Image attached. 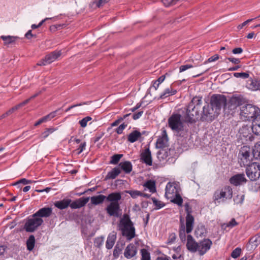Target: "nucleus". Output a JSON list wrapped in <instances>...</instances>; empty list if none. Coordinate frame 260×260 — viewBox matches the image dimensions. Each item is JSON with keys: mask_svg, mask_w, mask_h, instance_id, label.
<instances>
[{"mask_svg": "<svg viewBox=\"0 0 260 260\" xmlns=\"http://www.w3.org/2000/svg\"><path fill=\"white\" fill-rule=\"evenodd\" d=\"M212 245V241L208 238H205L197 242L191 235H188L187 236L186 248L191 253L198 252L200 255L202 256L211 248Z\"/></svg>", "mask_w": 260, "mask_h": 260, "instance_id": "1", "label": "nucleus"}, {"mask_svg": "<svg viewBox=\"0 0 260 260\" xmlns=\"http://www.w3.org/2000/svg\"><path fill=\"white\" fill-rule=\"evenodd\" d=\"M119 228L123 236L130 241L136 236L135 228L131 221L129 216L127 214H123L119 223Z\"/></svg>", "mask_w": 260, "mask_h": 260, "instance_id": "2", "label": "nucleus"}, {"mask_svg": "<svg viewBox=\"0 0 260 260\" xmlns=\"http://www.w3.org/2000/svg\"><path fill=\"white\" fill-rule=\"evenodd\" d=\"M245 103L244 99L242 96L234 95L229 100H226L224 107V114L232 115L235 113L237 108Z\"/></svg>", "mask_w": 260, "mask_h": 260, "instance_id": "3", "label": "nucleus"}, {"mask_svg": "<svg viewBox=\"0 0 260 260\" xmlns=\"http://www.w3.org/2000/svg\"><path fill=\"white\" fill-rule=\"evenodd\" d=\"M233 197V189L230 186L226 185L217 189L213 194V201L215 204L223 203Z\"/></svg>", "mask_w": 260, "mask_h": 260, "instance_id": "4", "label": "nucleus"}, {"mask_svg": "<svg viewBox=\"0 0 260 260\" xmlns=\"http://www.w3.org/2000/svg\"><path fill=\"white\" fill-rule=\"evenodd\" d=\"M253 158L249 147L244 146L240 148L238 156V162L241 167H245L251 164Z\"/></svg>", "mask_w": 260, "mask_h": 260, "instance_id": "5", "label": "nucleus"}, {"mask_svg": "<svg viewBox=\"0 0 260 260\" xmlns=\"http://www.w3.org/2000/svg\"><path fill=\"white\" fill-rule=\"evenodd\" d=\"M226 102V98L224 95L214 94L211 96L210 104L213 109H214V113H216V116L219 115L222 108L223 109L224 111Z\"/></svg>", "mask_w": 260, "mask_h": 260, "instance_id": "6", "label": "nucleus"}, {"mask_svg": "<svg viewBox=\"0 0 260 260\" xmlns=\"http://www.w3.org/2000/svg\"><path fill=\"white\" fill-rule=\"evenodd\" d=\"M260 113V109L251 104L243 106L241 109L240 115L245 118V120H253Z\"/></svg>", "mask_w": 260, "mask_h": 260, "instance_id": "7", "label": "nucleus"}, {"mask_svg": "<svg viewBox=\"0 0 260 260\" xmlns=\"http://www.w3.org/2000/svg\"><path fill=\"white\" fill-rule=\"evenodd\" d=\"M168 123L169 127L173 131L179 133L184 129L183 122L180 114L173 113L168 118Z\"/></svg>", "mask_w": 260, "mask_h": 260, "instance_id": "8", "label": "nucleus"}, {"mask_svg": "<svg viewBox=\"0 0 260 260\" xmlns=\"http://www.w3.org/2000/svg\"><path fill=\"white\" fill-rule=\"evenodd\" d=\"M43 223V220L37 216H34V214L31 217L28 218L26 220L24 229L27 232H34L38 227L41 226Z\"/></svg>", "mask_w": 260, "mask_h": 260, "instance_id": "9", "label": "nucleus"}, {"mask_svg": "<svg viewBox=\"0 0 260 260\" xmlns=\"http://www.w3.org/2000/svg\"><path fill=\"white\" fill-rule=\"evenodd\" d=\"M182 110V116L185 123L192 124L196 122L195 116L199 115V110L189 108V105H188Z\"/></svg>", "mask_w": 260, "mask_h": 260, "instance_id": "10", "label": "nucleus"}, {"mask_svg": "<svg viewBox=\"0 0 260 260\" xmlns=\"http://www.w3.org/2000/svg\"><path fill=\"white\" fill-rule=\"evenodd\" d=\"M246 174L251 181H255L260 177V166L257 162H252L246 166Z\"/></svg>", "mask_w": 260, "mask_h": 260, "instance_id": "11", "label": "nucleus"}, {"mask_svg": "<svg viewBox=\"0 0 260 260\" xmlns=\"http://www.w3.org/2000/svg\"><path fill=\"white\" fill-rule=\"evenodd\" d=\"M107 214L110 216L118 217L121 215L120 204L117 203H110L105 209Z\"/></svg>", "mask_w": 260, "mask_h": 260, "instance_id": "12", "label": "nucleus"}, {"mask_svg": "<svg viewBox=\"0 0 260 260\" xmlns=\"http://www.w3.org/2000/svg\"><path fill=\"white\" fill-rule=\"evenodd\" d=\"M214 109H213L212 107L207 104L203 108L202 114L201 117V120L204 121H212L215 117V113L213 112Z\"/></svg>", "mask_w": 260, "mask_h": 260, "instance_id": "13", "label": "nucleus"}, {"mask_svg": "<svg viewBox=\"0 0 260 260\" xmlns=\"http://www.w3.org/2000/svg\"><path fill=\"white\" fill-rule=\"evenodd\" d=\"M140 159L142 162L149 166L152 165L151 153L149 147L145 148L141 152L140 154Z\"/></svg>", "mask_w": 260, "mask_h": 260, "instance_id": "14", "label": "nucleus"}, {"mask_svg": "<svg viewBox=\"0 0 260 260\" xmlns=\"http://www.w3.org/2000/svg\"><path fill=\"white\" fill-rule=\"evenodd\" d=\"M229 181L232 184L237 186L245 183L247 182V179L244 174L241 173L233 176L230 178Z\"/></svg>", "mask_w": 260, "mask_h": 260, "instance_id": "15", "label": "nucleus"}, {"mask_svg": "<svg viewBox=\"0 0 260 260\" xmlns=\"http://www.w3.org/2000/svg\"><path fill=\"white\" fill-rule=\"evenodd\" d=\"M166 196L168 198H172L175 194L179 193L175 183L169 182L166 186Z\"/></svg>", "mask_w": 260, "mask_h": 260, "instance_id": "16", "label": "nucleus"}, {"mask_svg": "<svg viewBox=\"0 0 260 260\" xmlns=\"http://www.w3.org/2000/svg\"><path fill=\"white\" fill-rule=\"evenodd\" d=\"M137 253V246L133 243H130L126 247L123 254L125 258L130 259L134 257Z\"/></svg>", "mask_w": 260, "mask_h": 260, "instance_id": "17", "label": "nucleus"}, {"mask_svg": "<svg viewBox=\"0 0 260 260\" xmlns=\"http://www.w3.org/2000/svg\"><path fill=\"white\" fill-rule=\"evenodd\" d=\"M89 197H82L71 202L70 207L72 209H79L85 206L89 201Z\"/></svg>", "mask_w": 260, "mask_h": 260, "instance_id": "18", "label": "nucleus"}, {"mask_svg": "<svg viewBox=\"0 0 260 260\" xmlns=\"http://www.w3.org/2000/svg\"><path fill=\"white\" fill-rule=\"evenodd\" d=\"M168 146V138L167 133L164 131L162 134V136L159 137L156 141V147L160 149H164Z\"/></svg>", "mask_w": 260, "mask_h": 260, "instance_id": "19", "label": "nucleus"}, {"mask_svg": "<svg viewBox=\"0 0 260 260\" xmlns=\"http://www.w3.org/2000/svg\"><path fill=\"white\" fill-rule=\"evenodd\" d=\"M52 213V209L51 207H44L40 209L35 213L34 216H37L39 218L49 217Z\"/></svg>", "mask_w": 260, "mask_h": 260, "instance_id": "20", "label": "nucleus"}, {"mask_svg": "<svg viewBox=\"0 0 260 260\" xmlns=\"http://www.w3.org/2000/svg\"><path fill=\"white\" fill-rule=\"evenodd\" d=\"M246 87L251 91H260V79H250L247 81Z\"/></svg>", "mask_w": 260, "mask_h": 260, "instance_id": "21", "label": "nucleus"}, {"mask_svg": "<svg viewBox=\"0 0 260 260\" xmlns=\"http://www.w3.org/2000/svg\"><path fill=\"white\" fill-rule=\"evenodd\" d=\"M121 199V194L119 192H114L106 196V200L110 203H119V201Z\"/></svg>", "mask_w": 260, "mask_h": 260, "instance_id": "22", "label": "nucleus"}, {"mask_svg": "<svg viewBox=\"0 0 260 260\" xmlns=\"http://www.w3.org/2000/svg\"><path fill=\"white\" fill-rule=\"evenodd\" d=\"M252 131L256 135H260V113L252 120Z\"/></svg>", "mask_w": 260, "mask_h": 260, "instance_id": "23", "label": "nucleus"}, {"mask_svg": "<svg viewBox=\"0 0 260 260\" xmlns=\"http://www.w3.org/2000/svg\"><path fill=\"white\" fill-rule=\"evenodd\" d=\"M202 96H201L193 97L188 104L189 105V108L199 110L198 109L201 107L202 103Z\"/></svg>", "mask_w": 260, "mask_h": 260, "instance_id": "24", "label": "nucleus"}, {"mask_svg": "<svg viewBox=\"0 0 260 260\" xmlns=\"http://www.w3.org/2000/svg\"><path fill=\"white\" fill-rule=\"evenodd\" d=\"M71 201L70 199H63L62 200L56 201L54 203V206L59 209H65L70 206Z\"/></svg>", "mask_w": 260, "mask_h": 260, "instance_id": "25", "label": "nucleus"}, {"mask_svg": "<svg viewBox=\"0 0 260 260\" xmlns=\"http://www.w3.org/2000/svg\"><path fill=\"white\" fill-rule=\"evenodd\" d=\"M118 167L125 174L130 173L133 169L132 164L129 161H122L119 164Z\"/></svg>", "mask_w": 260, "mask_h": 260, "instance_id": "26", "label": "nucleus"}, {"mask_svg": "<svg viewBox=\"0 0 260 260\" xmlns=\"http://www.w3.org/2000/svg\"><path fill=\"white\" fill-rule=\"evenodd\" d=\"M61 50H55L46 55L45 57L46 60L48 61V63L50 64L58 59L61 56Z\"/></svg>", "mask_w": 260, "mask_h": 260, "instance_id": "27", "label": "nucleus"}, {"mask_svg": "<svg viewBox=\"0 0 260 260\" xmlns=\"http://www.w3.org/2000/svg\"><path fill=\"white\" fill-rule=\"evenodd\" d=\"M116 239V234L115 232H112L110 233L107 239L106 242V247L108 249H111L115 242Z\"/></svg>", "mask_w": 260, "mask_h": 260, "instance_id": "28", "label": "nucleus"}, {"mask_svg": "<svg viewBox=\"0 0 260 260\" xmlns=\"http://www.w3.org/2000/svg\"><path fill=\"white\" fill-rule=\"evenodd\" d=\"M60 109H58L54 111H53V112L50 113L49 114H48V115L40 118L35 123L34 125L35 126H37L43 122H45L51 119L52 118H53V117H54L56 116V112L58 111H59Z\"/></svg>", "mask_w": 260, "mask_h": 260, "instance_id": "29", "label": "nucleus"}, {"mask_svg": "<svg viewBox=\"0 0 260 260\" xmlns=\"http://www.w3.org/2000/svg\"><path fill=\"white\" fill-rule=\"evenodd\" d=\"M177 93V90L173 89L172 86H170L165 89L164 92L160 95L157 100L164 99L171 95H173Z\"/></svg>", "mask_w": 260, "mask_h": 260, "instance_id": "30", "label": "nucleus"}, {"mask_svg": "<svg viewBox=\"0 0 260 260\" xmlns=\"http://www.w3.org/2000/svg\"><path fill=\"white\" fill-rule=\"evenodd\" d=\"M121 173V170L118 166L114 168L111 171L109 172L106 176L105 179H114Z\"/></svg>", "mask_w": 260, "mask_h": 260, "instance_id": "31", "label": "nucleus"}, {"mask_svg": "<svg viewBox=\"0 0 260 260\" xmlns=\"http://www.w3.org/2000/svg\"><path fill=\"white\" fill-rule=\"evenodd\" d=\"M142 137V134L137 130L133 131L127 137L128 141L131 143H134Z\"/></svg>", "mask_w": 260, "mask_h": 260, "instance_id": "32", "label": "nucleus"}, {"mask_svg": "<svg viewBox=\"0 0 260 260\" xmlns=\"http://www.w3.org/2000/svg\"><path fill=\"white\" fill-rule=\"evenodd\" d=\"M194 218L191 215H187L186 217V232L187 234L190 233L193 229Z\"/></svg>", "mask_w": 260, "mask_h": 260, "instance_id": "33", "label": "nucleus"}, {"mask_svg": "<svg viewBox=\"0 0 260 260\" xmlns=\"http://www.w3.org/2000/svg\"><path fill=\"white\" fill-rule=\"evenodd\" d=\"M0 38L4 41L5 45L14 43L18 37L11 36H1Z\"/></svg>", "mask_w": 260, "mask_h": 260, "instance_id": "34", "label": "nucleus"}, {"mask_svg": "<svg viewBox=\"0 0 260 260\" xmlns=\"http://www.w3.org/2000/svg\"><path fill=\"white\" fill-rule=\"evenodd\" d=\"M91 203L94 205L101 204L106 200V196L103 194L91 197Z\"/></svg>", "mask_w": 260, "mask_h": 260, "instance_id": "35", "label": "nucleus"}, {"mask_svg": "<svg viewBox=\"0 0 260 260\" xmlns=\"http://www.w3.org/2000/svg\"><path fill=\"white\" fill-rule=\"evenodd\" d=\"M168 156V152L165 149H161L157 153V157L160 161L166 160Z\"/></svg>", "mask_w": 260, "mask_h": 260, "instance_id": "36", "label": "nucleus"}, {"mask_svg": "<svg viewBox=\"0 0 260 260\" xmlns=\"http://www.w3.org/2000/svg\"><path fill=\"white\" fill-rule=\"evenodd\" d=\"M144 186L148 188L150 192L152 193L156 192L155 182L153 180H149L147 181L144 183Z\"/></svg>", "mask_w": 260, "mask_h": 260, "instance_id": "37", "label": "nucleus"}, {"mask_svg": "<svg viewBox=\"0 0 260 260\" xmlns=\"http://www.w3.org/2000/svg\"><path fill=\"white\" fill-rule=\"evenodd\" d=\"M35 238L34 235H30L26 241V247L27 250L31 251L35 246Z\"/></svg>", "mask_w": 260, "mask_h": 260, "instance_id": "38", "label": "nucleus"}, {"mask_svg": "<svg viewBox=\"0 0 260 260\" xmlns=\"http://www.w3.org/2000/svg\"><path fill=\"white\" fill-rule=\"evenodd\" d=\"M252 152L255 159H260V142L255 144Z\"/></svg>", "mask_w": 260, "mask_h": 260, "instance_id": "39", "label": "nucleus"}, {"mask_svg": "<svg viewBox=\"0 0 260 260\" xmlns=\"http://www.w3.org/2000/svg\"><path fill=\"white\" fill-rule=\"evenodd\" d=\"M141 258L140 260H151L150 252L145 248L141 250Z\"/></svg>", "mask_w": 260, "mask_h": 260, "instance_id": "40", "label": "nucleus"}, {"mask_svg": "<svg viewBox=\"0 0 260 260\" xmlns=\"http://www.w3.org/2000/svg\"><path fill=\"white\" fill-rule=\"evenodd\" d=\"M174 198L171 200L172 202L177 204L179 206H181L183 203V199L179 193L175 194L174 196Z\"/></svg>", "mask_w": 260, "mask_h": 260, "instance_id": "41", "label": "nucleus"}, {"mask_svg": "<svg viewBox=\"0 0 260 260\" xmlns=\"http://www.w3.org/2000/svg\"><path fill=\"white\" fill-rule=\"evenodd\" d=\"M123 157V154H116L112 155L111 157V160L110 161V164L116 165L118 163L120 159Z\"/></svg>", "mask_w": 260, "mask_h": 260, "instance_id": "42", "label": "nucleus"}, {"mask_svg": "<svg viewBox=\"0 0 260 260\" xmlns=\"http://www.w3.org/2000/svg\"><path fill=\"white\" fill-rule=\"evenodd\" d=\"M34 181L31 180H27L25 178H22L18 181L17 182L14 183L13 185H17L18 186V188H21V184H22L23 185H26L28 184H30L32 183Z\"/></svg>", "mask_w": 260, "mask_h": 260, "instance_id": "43", "label": "nucleus"}, {"mask_svg": "<svg viewBox=\"0 0 260 260\" xmlns=\"http://www.w3.org/2000/svg\"><path fill=\"white\" fill-rule=\"evenodd\" d=\"M153 204L155 206V210L159 209L165 206V204L160 201L157 200L155 198L152 199Z\"/></svg>", "mask_w": 260, "mask_h": 260, "instance_id": "44", "label": "nucleus"}, {"mask_svg": "<svg viewBox=\"0 0 260 260\" xmlns=\"http://www.w3.org/2000/svg\"><path fill=\"white\" fill-rule=\"evenodd\" d=\"M56 129L54 127H50L46 128L44 132L42 134V136L43 139H46L49 135L53 133Z\"/></svg>", "mask_w": 260, "mask_h": 260, "instance_id": "45", "label": "nucleus"}, {"mask_svg": "<svg viewBox=\"0 0 260 260\" xmlns=\"http://www.w3.org/2000/svg\"><path fill=\"white\" fill-rule=\"evenodd\" d=\"M185 228L183 224H182L179 230V237L182 241H185L186 239Z\"/></svg>", "mask_w": 260, "mask_h": 260, "instance_id": "46", "label": "nucleus"}, {"mask_svg": "<svg viewBox=\"0 0 260 260\" xmlns=\"http://www.w3.org/2000/svg\"><path fill=\"white\" fill-rule=\"evenodd\" d=\"M126 192L130 194L133 199H136L142 195V192L139 190H126Z\"/></svg>", "mask_w": 260, "mask_h": 260, "instance_id": "47", "label": "nucleus"}, {"mask_svg": "<svg viewBox=\"0 0 260 260\" xmlns=\"http://www.w3.org/2000/svg\"><path fill=\"white\" fill-rule=\"evenodd\" d=\"M92 119V118L90 116H86L83 118L82 119L79 121V124H80L82 127H85L87 126V122L90 121Z\"/></svg>", "mask_w": 260, "mask_h": 260, "instance_id": "48", "label": "nucleus"}, {"mask_svg": "<svg viewBox=\"0 0 260 260\" xmlns=\"http://www.w3.org/2000/svg\"><path fill=\"white\" fill-rule=\"evenodd\" d=\"M129 123V121L123 122L122 124L120 125L116 129L115 132L118 134H121L123 132V131L126 128L127 125V124Z\"/></svg>", "mask_w": 260, "mask_h": 260, "instance_id": "49", "label": "nucleus"}, {"mask_svg": "<svg viewBox=\"0 0 260 260\" xmlns=\"http://www.w3.org/2000/svg\"><path fill=\"white\" fill-rule=\"evenodd\" d=\"M245 196L244 194H238L234 199L235 203L238 204H241L243 203L244 200Z\"/></svg>", "mask_w": 260, "mask_h": 260, "instance_id": "50", "label": "nucleus"}, {"mask_svg": "<svg viewBox=\"0 0 260 260\" xmlns=\"http://www.w3.org/2000/svg\"><path fill=\"white\" fill-rule=\"evenodd\" d=\"M237 224L238 223L236 222L235 219L232 218L229 222L223 224L222 225V227H224L225 228H226V227L232 228L237 225Z\"/></svg>", "mask_w": 260, "mask_h": 260, "instance_id": "51", "label": "nucleus"}, {"mask_svg": "<svg viewBox=\"0 0 260 260\" xmlns=\"http://www.w3.org/2000/svg\"><path fill=\"white\" fill-rule=\"evenodd\" d=\"M241 253V249L240 247L235 248L231 253V256L233 258H236L239 257Z\"/></svg>", "mask_w": 260, "mask_h": 260, "instance_id": "52", "label": "nucleus"}, {"mask_svg": "<svg viewBox=\"0 0 260 260\" xmlns=\"http://www.w3.org/2000/svg\"><path fill=\"white\" fill-rule=\"evenodd\" d=\"M234 77L236 78H242L244 79H246L249 77V74L247 73L242 72V73H234Z\"/></svg>", "mask_w": 260, "mask_h": 260, "instance_id": "53", "label": "nucleus"}, {"mask_svg": "<svg viewBox=\"0 0 260 260\" xmlns=\"http://www.w3.org/2000/svg\"><path fill=\"white\" fill-rule=\"evenodd\" d=\"M104 242V238L102 237H97L94 240V244L95 246L100 247Z\"/></svg>", "mask_w": 260, "mask_h": 260, "instance_id": "54", "label": "nucleus"}, {"mask_svg": "<svg viewBox=\"0 0 260 260\" xmlns=\"http://www.w3.org/2000/svg\"><path fill=\"white\" fill-rule=\"evenodd\" d=\"M105 135L104 132H101L96 134L94 137L93 138V141L94 143L98 142Z\"/></svg>", "mask_w": 260, "mask_h": 260, "instance_id": "55", "label": "nucleus"}, {"mask_svg": "<svg viewBox=\"0 0 260 260\" xmlns=\"http://www.w3.org/2000/svg\"><path fill=\"white\" fill-rule=\"evenodd\" d=\"M219 58V56L218 54H215L210 57H209L207 60H206L204 62V64H207L209 62H213V61H215L217 60H218Z\"/></svg>", "mask_w": 260, "mask_h": 260, "instance_id": "56", "label": "nucleus"}, {"mask_svg": "<svg viewBox=\"0 0 260 260\" xmlns=\"http://www.w3.org/2000/svg\"><path fill=\"white\" fill-rule=\"evenodd\" d=\"M121 252L122 248L119 247L117 246V245H116L113 250V255L115 257H118L119 254H120Z\"/></svg>", "mask_w": 260, "mask_h": 260, "instance_id": "57", "label": "nucleus"}, {"mask_svg": "<svg viewBox=\"0 0 260 260\" xmlns=\"http://www.w3.org/2000/svg\"><path fill=\"white\" fill-rule=\"evenodd\" d=\"M194 67V66L189 64L181 66L179 68V72H183L186 71V70L192 68Z\"/></svg>", "mask_w": 260, "mask_h": 260, "instance_id": "58", "label": "nucleus"}, {"mask_svg": "<svg viewBox=\"0 0 260 260\" xmlns=\"http://www.w3.org/2000/svg\"><path fill=\"white\" fill-rule=\"evenodd\" d=\"M254 19H255V18L249 19L247 20L246 21H244V22H243L242 23L239 24L237 26L238 29L240 30V29H242L244 26H245L246 25H247L248 23L252 22Z\"/></svg>", "mask_w": 260, "mask_h": 260, "instance_id": "59", "label": "nucleus"}, {"mask_svg": "<svg viewBox=\"0 0 260 260\" xmlns=\"http://www.w3.org/2000/svg\"><path fill=\"white\" fill-rule=\"evenodd\" d=\"M88 102H83V103H79L77 104L73 105L70 106L67 109H66L65 112H67L69 111H70L71 109H72L74 108H75V107H78V106H81L84 105H87V104H88Z\"/></svg>", "mask_w": 260, "mask_h": 260, "instance_id": "60", "label": "nucleus"}, {"mask_svg": "<svg viewBox=\"0 0 260 260\" xmlns=\"http://www.w3.org/2000/svg\"><path fill=\"white\" fill-rule=\"evenodd\" d=\"M163 4L166 7H169L175 4L176 0H161Z\"/></svg>", "mask_w": 260, "mask_h": 260, "instance_id": "61", "label": "nucleus"}, {"mask_svg": "<svg viewBox=\"0 0 260 260\" xmlns=\"http://www.w3.org/2000/svg\"><path fill=\"white\" fill-rule=\"evenodd\" d=\"M86 146V143L85 142H84L80 144L79 148L77 149V150L78 151V154H80L82 151H83V150H85Z\"/></svg>", "mask_w": 260, "mask_h": 260, "instance_id": "62", "label": "nucleus"}, {"mask_svg": "<svg viewBox=\"0 0 260 260\" xmlns=\"http://www.w3.org/2000/svg\"><path fill=\"white\" fill-rule=\"evenodd\" d=\"M249 243L251 244L252 247H256L258 245V242L257 240V238L252 237L249 240Z\"/></svg>", "mask_w": 260, "mask_h": 260, "instance_id": "63", "label": "nucleus"}, {"mask_svg": "<svg viewBox=\"0 0 260 260\" xmlns=\"http://www.w3.org/2000/svg\"><path fill=\"white\" fill-rule=\"evenodd\" d=\"M143 113V111H139L137 113H134L132 115V118L134 120H137L139 118H140L142 114Z\"/></svg>", "mask_w": 260, "mask_h": 260, "instance_id": "64", "label": "nucleus"}]
</instances>
